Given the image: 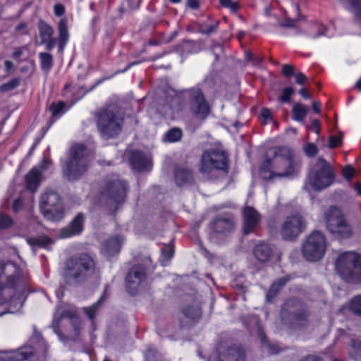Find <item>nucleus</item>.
I'll return each mask as SVG.
<instances>
[{
    "mask_svg": "<svg viewBox=\"0 0 361 361\" xmlns=\"http://www.w3.org/2000/svg\"><path fill=\"white\" fill-rule=\"evenodd\" d=\"M300 167V158L293 149L286 146L276 147L268 150L259 167V176L265 180L290 179L297 175Z\"/></svg>",
    "mask_w": 361,
    "mask_h": 361,
    "instance_id": "1",
    "label": "nucleus"
},
{
    "mask_svg": "<svg viewBox=\"0 0 361 361\" xmlns=\"http://www.w3.org/2000/svg\"><path fill=\"white\" fill-rule=\"evenodd\" d=\"M25 288L22 271L12 262L0 261V306L7 305L5 312L13 313L23 305L22 296Z\"/></svg>",
    "mask_w": 361,
    "mask_h": 361,
    "instance_id": "2",
    "label": "nucleus"
},
{
    "mask_svg": "<svg viewBox=\"0 0 361 361\" xmlns=\"http://www.w3.org/2000/svg\"><path fill=\"white\" fill-rule=\"evenodd\" d=\"M95 272V262L86 253L72 257L66 265L63 276L71 285H78L88 280Z\"/></svg>",
    "mask_w": 361,
    "mask_h": 361,
    "instance_id": "3",
    "label": "nucleus"
},
{
    "mask_svg": "<svg viewBox=\"0 0 361 361\" xmlns=\"http://www.w3.org/2000/svg\"><path fill=\"white\" fill-rule=\"evenodd\" d=\"M126 192L127 183L124 180L118 178H109L100 192V202L111 212H115L125 202Z\"/></svg>",
    "mask_w": 361,
    "mask_h": 361,
    "instance_id": "4",
    "label": "nucleus"
},
{
    "mask_svg": "<svg viewBox=\"0 0 361 361\" xmlns=\"http://www.w3.org/2000/svg\"><path fill=\"white\" fill-rule=\"evenodd\" d=\"M88 150L84 145L77 144L70 149V158L63 169L64 175L70 180L79 178L89 166Z\"/></svg>",
    "mask_w": 361,
    "mask_h": 361,
    "instance_id": "5",
    "label": "nucleus"
},
{
    "mask_svg": "<svg viewBox=\"0 0 361 361\" xmlns=\"http://www.w3.org/2000/svg\"><path fill=\"white\" fill-rule=\"evenodd\" d=\"M96 118L98 129L103 138H112L121 133L123 118L118 115L116 106H110L102 109Z\"/></svg>",
    "mask_w": 361,
    "mask_h": 361,
    "instance_id": "6",
    "label": "nucleus"
},
{
    "mask_svg": "<svg viewBox=\"0 0 361 361\" xmlns=\"http://www.w3.org/2000/svg\"><path fill=\"white\" fill-rule=\"evenodd\" d=\"M304 185V189L310 191L321 190L331 185L334 181L333 168L324 158L319 157Z\"/></svg>",
    "mask_w": 361,
    "mask_h": 361,
    "instance_id": "7",
    "label": "nucleus"
},
{
    "mask_svg": "<svg viewBox=\"0 0 361 361\" xmlns=\"http://www.w3.org/2000/svg\"><path fill=\"white\" fill-rule=\"evenodd\" d=\"M336 269L346 281H361V255L353 252L341 254L336 262Z\"/></svg>",
    "mask_w": 361,
    "mask_h": 361,
    "instance_id": "8",
    "label": "nucleus"
},
{
    "mask_svg": "<svg viewBox=\"0 0 361 361\" xmlns=\"http://www.w3.org/2000/svg\"><path fill=\"white\" fill-rule=\"evenodd\" d=\"M201 171L206 176H214L218 171L226 173L228 169V155L221 149H209L201 158Z\"/></svg>",
    "mask_w": 361,
    "mask_h": 361,
    "instance_id": "9",
    "label": "nucleus"
},
{
    "mask_svg": "<svg viewBox=\"0 0 361 361\" xmlns=\"http://www.w3.org/2000/svg\"><path fill=\"white\" fill-rule=\"evenodd\" d=\"M327 242L325 235L320 231H314L304 240L301 251L305 259L317 262L325 255Z\"/></svg>",
    "mask_w": 361,
    "mask_h": 361,
    "instance_id": "10",
    "label": "nucleus"
},
{
    "mask_svg": "<svg viewBox=\"0 0 361 361\" xmlns=\"http://www.w3.org/2000/svg\"><path fill=\"white\" fill-rule=\"evenodd\" d=\"M325 220L328 231L333 235L341 238L351 236L352 228L338 208L331 207L325 213Z\"/></svg>",
    "mask_w": 361,
    "mask_h": 361,
    "instance_id": "11",
    "label": "nucleus"
},
{
    "mask_svg": "<svg viewBox=\"0 0 361 361\" xmlns=\"http://www.w3.org/2000/svg\"><path fill=\"white\" fill-rule=\"evenodd\" d=\"M39 207L44 215L51 221H59L63 216L60 196L53 190H47L42 194Z\"/></svg>",
    "mask_w": 361,
    "mask_h": 361,
    "instance_id": "12",
    "label": "nucleus"
},
{
    "mask_svg": "<svg viewBox=\"0 0 361 361\" xmlns=\"http://www.w3.org/2000/svg\"><path fill=\"white\" fill-rule=\"evenodd\" d=\"M281 317L285 324L300 326L305 324L307 314L302 307L300 302L295 299H290L283 304Z\"/></svg>",
    "mask_w": 361,
    "mask_h": 361,
    "instance_id": "13",
    "label": "nucleus"
},
{
    "mask_svg": "<svg viewBox=\"0 0 361 361\" xmlns=\"http://www.w3.org/2000/svg\"><path fill=\"white\" fill-rule=\"evenodd\" d=\"M306 225L300 214H293L286 217L283 221L280 233L282 238L286 240L297 238L305 229Z\"/></svg>",
    "mask_w": 361,
    "mask_h": 361,
    "instance_id": "14",
    "label": "nucleus"
},
{
    "mask_svg": "<svg viewBox=\"0 0 361 361\" xmlns=\"http://www.w3.org/2000/svg\"><path fill=\"white\" fill-rule=\"evenodd\" d=\"M190 99V109L197 117L204 118L209 113V108L202 92L198 87H192L186 92Z\"/></svg>",
    "mask_w": 361,
    "mask_h": 361,
    "instance_id": "15",
    "label": "nucleus"
},
{
    "mask_svg": "<svg viewBox=\"0 0 361 361\" xmlns=\"http://www.w3.org/2000/svg\"><path fill=\"white\" fill-rule=\"evenodd\" d=\"M145 279L146 274L144 266L138 264L133 267L126 278L128 292L132 295H136L139 287L145 281Z\"/></svg>",
    "mask_w": 361,
    "mask_h": 361,
    "instance_id": "16",
    "label": "nucleus"
},
{
    "mask_svg": "<svg viewBox=\"0 0 361 361\" xmlns=\"http://www.w3.org/2000/svg\"><path fill=\"white\" fill-rule=\"evenodd\" d=\"M214 361H245V353L239 346L220 345L214 356Z\"/></svg>",
    "mask_w": 361,
    "mask_h": 361,
    "instance_id": "17",
    "label": "nucleus"
},
{
    "mask_svg": "<svg viewBox=\"0 0 361 361\" xmlns=\"http://www.w3.org/2000/svg\"><path fill=\"white\" fill-rule=\"evenodd\" d=\"M33 355V348L25 345L16 350L0 351V361H30Z\"/></svg>",
    "mask_w": 361,
    "mask_h": 361,
    "instance_id": "18",
    "label": "nucleus"
},
{
    "mask_svg": "<svg viewBox=\"0 0 361 361\" xmlns=\"http://www.w3.org/2000/svg\"><path fill=\"white\" fill-rule=\"evenodd\" d=\"M243 232L249 234L258 228L261 222V216L252 207L247 206L243 209Z\"/></svg>",
    "mask_w": 361,
    "mask_h": 361,
    "instance_id": "19",
    "label": "nucleus"
},
{
    "mask_svg": "<svg viewBox=\"0 0 361 361\" xmlns=\"http://www.w3.org/2000/svg\"><path fill=\"white\" fill-rule=\"evenodd\" d=\"M233 217L231 215L223 214L216 216L211 224L212 230L217 234L226 235L234 228Z\"/></svg>",
    "mask_w": 361,
    "mask_h": 361,
    "instance_id": "20",
    "label": "nucleus"
},
{
    "mask_svg": "<svg viewBox=\"0 0 361 361\" xmlns=\"http://www.w3.org/2000/svg\"><path fill=\"white\" fill-rule=\"evenodd\" d=\"M84 216L78 214L73 221L60 232V238H66L80 234L83 230Z\"/></svg>",
    "mask_w": 361,
    "mask_h": 361,
    "instance_id": "21",
    "label": "nucleus"
},
{
    "mask_svg": "<svg viewBox=\"0 0 361 361\" xmlns=\"http://www.w3.org/2000/svg\"><path fill=\"white\" fill-rule=\"evenodd\" d=\"M123 238L116 235L106 240L102 245V252L107 257L113 256L120 252Z\"/></svg>",
    "mask_w": 361,
    "mask_h": 361,
    "instance_id": "22",
    "label": "nucleus"
},
{
    "mask_svg": "<svg viewBox=\"0 0 361 361\" xmlns=\"http://www.w3.org/2000/svg\"><path fill=\"white\" fill-rule=\"evenodd\" d=\"M183 318L180 319L182 326L192 324L196 322L201 316L200 308L197 305L187 306L183 308Z\"/></svg>",
    "mask_w": 361,
    "mask_h": 361,
    "instance_id": "23",
    "label": "nucleus"
},
{
    "mask_svg": "<svg viewBox=\"0 0 361 361\" xmlns=\"http://www.w3.org/2000/svg\"><path fill=\"white\" fill-rule=\"evenodd\" d=\"M130 164L133 169L143 171L150 166L149 159L140 151H134L131 154Z\"/></svg>",
    "mask_w": 361,
    "mask_h": 361,
    "instance_id": "24",
    "label": "nucleus"
},
{
    "mask_svg": "<svg viewBox=\"0 0 361 361\" xmlns=\"http://www.w3.org/2000/svg\"><path fill=\"white\" fill-rule=\"evenodd\" d=\"M202 49L201 42L185 39L180 42L177 47V51L181 55L197 54Z\"/></svg>",
    "mask_w": 361,
    "mask_h": 361,
    "instance_id": "25",
    "label": "nucleus"
},
{
    "mask_svg": "<svg viewBox=\"0 0 361 361\" xmlns=\"http://www.w3.org/2000/svg\"><path fill=\"white\" fill-rule=\"evenodd\" d=\"M253 253L258 261L265 262L271 257L273 248L269 244L262 242L254 247Z\"/></svg>",
    "mask_w": 361,
    "mask_h": 361,
    "instance_id": "26",
    "label": "nucleus"
},
{
    "mask_svg": "<svg viewBox=\"0 0 361 361\" xmlns=\"http://www.w3.org/2000/svg\"><path fill=\"white\" fill-rule=\"evenodd\" d=\"M174 178L178 186L190 184L193 181V174L192 171L187 168L180 166L175 169Z\"/></svg>",
    "mask_w": 361,
    "mask_h": 361,
    "instance_id": "27",
    "label": "nucleus"
},
{
    "mask_svg": "<svg viewBox=\"0 0 361 361\" xmlns=\"http://www.w3.org/2000/svg\"><path fill=\"white\" fill-rule=\"evenodd\" d=\"M41 171L36 167L32 168L25 176L27 189L30 192H35L41 181Z\"/></svg>",
    "mask_w": 361,
    "mask_h": 361,
    "instance_id": "28",
    "label": "nucleus"
},
{
    "mask_svg": "<svg viewBox=\"0 0 361 361\" xmlns=\"http://www.w3.org/2000/svg\"><path fill=\"white\" fill-rule=\"evenodd\" d=\"M108 288L109 286L106 285L105 290H104L102 295L100 296L99 299L93 303L90 307L83 308L84 312L87 315L90 319H94L99 306L109 297Z\"/></svg>",
    "mask_w": 361,
    "mask_h": 361,
    "instance_id": "29",
    "label": "nucleus"
},
{
    "mask_svg": "<svg viewBox=\"0 0 361 361\" xmlns=\"http://www.w3.org/2000/svg\"><path fill=\"white\" fill-rule=\"evenodd\" d=\"M39 35L41 39L40 44L53 37L54 29L46 22L41 20L38 24Z\"/></svg>",
    "mask_w": 361,
    "mask_h": 361,
    "instance_id": "30",
    "label": "nucleus"
},
{
    "mask_svg": "<svg viewBox=\"0 0 361 361\" xmlns=\"http://www.w3.org/2000/svg\"><path fill=\"white\" fill-rule=\"evenodd\" d=\"M309 111V107L306 106L300 103H295L293 106V119L302 122L305 118L307 112Z\"/></svg>",
    "mask_w": 361,
    "mask_h": 361,
    "instance_id": "31",
    "label": "nucleus"
},
{
    "mask_svg": "<svg viewBox=\"0 0 361 361\" xmlns=\"http://www.w3.org/2000/svg\"><path fill=\"white\" fill-rule=\"evenodd\" d=\"M289 279L290 278L288 276H284L274 282L267 294V300L271 301V298L276 295L281 288L283 287Z\"/></svg>",
    "mask_w": 361,
    "mask_h": 361,
    "instance_id": "32",
    "label": "nucleus"
},
{
    "mask_svg": "<svg viewBox=\"0 0 361 361\" xmlns=\"http://www.w3.org/2000/svg\"><path fill=\"white\" fill-rule=\"evenodd\" d=\"M27 242L32 247L37 246L44 248H48V247L53 243L51 239L45 235L27 238Z\"/></svg>",
    "mask_w": 361,
    "mask_h": 361,
    "instance_id": "33",
    "label": "nucleus"
},
{
    "mask_svg": "<svg viewBox=\"0 0 361 361\" xmlns=\"http://www.w3.org/2000/svg\"><path fill=\"white\" fill-rule=\"evenodd\" d=\"M41 68L47 73L49 72L53 66V56L47 52H40L39 54Z\"/></svg>",
    "mask_w": 361,
    "mask_h": 361,
    "instance_id": "34",
    "label": "nucleus"
},
{
    "mask_svg": "<svg viewBox=\"0 0 361 361\" xmlns=\"http://www.w3.org/2000/svg\"><path fill=\"white\" fill-rule=\"evenodd\" d=\"M69 34L68 31L67 20L61 18L59 23V39L58 41L68 42Z\"/></svg>",
    "mask_w": 361,
    "mask_h": 361,
    "instance_id": "35",
    "label": "nucleus"
},
{
    "mask_svg": "<svg viewBox=\"0 0 361 361\" xmlns=\"http://www.w3.org/2000/svg\"><path fill=\"white\" fill-rule=\"evenodd\" d=\"M348 306L352 312L361 316V294L353 298L349 301Z\"/></svg>",
    "mask_w": 361,
    "mask_h": 361,
    "instance_id": "36",
    "label": "nucleus"
},
{
    "mask_svg": "<svg viewBox=\"0 0 361 361\" xmlns=\"http://www.w3.org/2000/svg\"><path fill=\"white\" fill-rule=\"evenodd\" d=\"M312 30H317L318 33L314 34L312 32H309L308 35L312 38H317L319 36H326L328 37H331L334 35V33L330 32L329 30L324 27L323 25H319V24H314L312 27Z\"/></svg>",
    "mask_w": 361,
    "mask_h": 361,
    "instance_id": "37",
    "label": "nucleus"
},
{
    "mask_svg": "<svg viewBox=\"0 0 361 361\" xmlns=\"http://www.w3.org/2000/svg\"><path fill=\"white\" fill-rule=\"evenodd\" d=\"M182 137V131L180 129L173 128L169 130L165 135L164 140H167L169 142H176L179 141Z\"/></svg>",
    "mask_w": 361,
    "mask_h": 361,
    "instance_id": "38",
    "label": "nucleus"
},
{
    "mask_svg": "<svg viewBox=\"0 0 361 361\" xmlns=\"http://www.w3.org/2000/svg\"><path fill=\"white\" fill-rule=\"evenodd\" d=\"M64 108L65 104L63 102L52 103L49 106V111L53 117L59 118L64 114Z\"/></svg>",
    "mask_w": 361,
    "mask_h": 361,
    "instance_id": "39",
    "label": "nucleus"
},
{
    "mask_svg": "<svg viewBox=\"0 0 361 361\" xmlns=\"http://www.w3.org/2000/svg\"><path fill=\"white\" fill-rule=\"evenodd\" d=\"M350 355L355 359L357 360L361 357V341L357 340H353L351 342Z\"/></svg>",
    "mask_w": 361,
    "mask_h": 361,
    "instance_id": "40",
    "label": "nucleus"
},
{
    "mask_svg": "<svg viewBox=\"0 0 361 361\" xmlns=\"http://www.w3.org/2000/svg\"><path fill=\"white\" fill-rule=\"evenodd\" d=\"M173 256V247L171 244L164 245L161 249V257L163 260L161 262L164 266L166 264L164 262V261L167 262L169 261Z\"/></svg>",
    "mask_w": 361,
    "mask_h": 361,
    "instance_id": "41",
    "label": "nucleus"
},
{
    "mask_svg": "<svg viewBox=\"0 0 361 361\" xmlns=\"http://www.w3.org/2000/svg\"><path fill=\"white\" fill-rule=\"evenodd\" d=\"M20 85V79L15 78L0 86V91L2 92H8L16 88Z\"/></svg>",
    "mask_w": 361,
    "mask_h": 361,
    "instance_id": "42",
    "label": "nucleus"
},
{
    "mask_svg": "<svg viewBox=\"0 0 361 361\" xmlns=\"http://www.w3.org/2000/svg\"><path fill=\"white\" fill-rule=\"evenodd\" d=\"M64 317H68L70 324L73 326L75 334L77 336H78L80 334V319L77 317L72 316L71 314H68L65 312L61 314V317L62 318Z\"/></svg>",
    "mask_w": 361,
    "mask_h": 361,
    "instance_id": "43",
    "label": "nucleus"
},
{
    "mask_svg": "<svg viewBox=\"0 0 361 361\" xmlns=\"http://www.w3.org/2000/svg\"><path fill=\"white\" fill-rule=\"evenodd\" d=\"M342 138L343 135L342 134H340L338 135H331L329 137V142H328V147L330 149L335 148L342 143Z\"/></svg>",
    "mask_w": 361,
    "mask_h": 361,
    "instance_id": "44",
    "label": "nucleus"
},
{
    "mask_svg": "<svg viewBox=\"0 0 361 361\" xmlns=\"http://www.w3.org/2000/svg\"><path fill=\"white\" fill-rule=\"evenodd\" d=\"M13 225L12 219L3 213H0V228H7Z\"/></svg>",
    "mask_w": 361,
    "mask_h": 361,
    "instance_id": "45",
    "label": "nucleus"
},
{
    "mask_svg": "<svg viewBox=\"0 0 361 361\" xmlns=\"http://www.w3.org/2000/svg\"><path fill=\"white\" fill-rule=\"evenodd\" d=\"M304 151L307 157H314L318 152L317 147L313 143H307L304 146Z\"/></svg>",
    "mask_w": 361,
    "mask_h": 361,
    "instance_id": "46",
    "label": "nucleus"
},
{
    "mask_svg": "<svg viewBox=\"0 0 361 361\" xmlns=\"http://www.w3.org/2000/svg\"><path fill=\"white\" fill-rule=\"evenodd\" d=\"M293 88L290 87H286L283 90L282 94L280 96V99L283 102L288 103L290 101V97L293 94Z\"/></svg>",
    "mask_w": 361,
    "mask_h": 361,
    "instance_id": "47",
    "label": "nucleus"
},
{
    "mask_svg": "<svg viewBox=\"0 0 361 361\" xmlns=\"http://www.w3.org/2000/svg\"><path fill=\"white\" fill-rule=\"evenodd\" d=\"M219 1L222 6L230 8L233 13L236 12L239 8L238 4L232 1V0H219Z\"/></svg>",
    "mask_w": 361,
    "mask_h": 361,
    "instance_id": "48",
    "label": "nucleus"
},
{
    "mask_svg": "<svg viewBox=\"0 0 361 361\" xmlns=\"http://www.w3.org/2000/svg\"><path fill=\"white\" fill-rule=\"evenodd\" d=\"M355 170L350 166H347L343 169V176L348 180L350 181L354 176Z\"/></svg>",
    "mask_w": 361,
    "mask_h": 361,
    "instance_id": "49",
    "label": "nucleus"
},
{
    "mask_svg": "<svg viewBox=\"0 0 361 361\" xmlns=\"http://www.w3.org/2000/svg\"><path fill=\"white\" fill-rule=\"evenodd\" d=\"M218 27V23H216L215 25H202L200 27V32L204 35H209L216 30Z\"/></svg>",
    "mask_w": 361,
    "mask_h": 361,
    "instance_id": "50",
    "label": "nucleus"
},
{
    "mask_svg": "<svg viewBox=\"0 0 361 361\" xmlns=\"http://www.w3.org/2000/svg\"><path fill=\"white\" fill-rule=\"evenodd\" d=\"M298 20L286 18L284 21H279V25L284 27H293L296 25Z\"/></svg>",
    "mask_w": 361,
    "mask_h": 361,
    "instance_id": "51",
    "label": "nucleus"
},
{
    "mask_svg": "<svg viewBox=\"0 0 361 361\" xmlns=\"http://www.w3.org/2000/svg\"><path fill=\"white\" fill-rule=\"evenodd\" d=\"M282 73L286 77L295 75L294 67L289 64H286L282 66Z\"/></svg>",
    "mask_w": 361,
    "mask_h": 361,
    "instance_id": "52",
    "label": "nucleus"
},
{
    "mask_svg": "<svg viewBox=\"0 0 361 361\" xmlns=\"http://www.w3.org/2000/svg\"><path fill=\"white\" fill-rule=\"evenodd\" d=\"M57 40L58 39L56 38L51 37L47 41H45L44 44H45L46 49L47 51H51L55 47Z\"/></svg>",
    "mask_w": 361,
    "mask_h": 361,
    "instance_id": "53",
    "label": "nucleus"
},
{
    "mask_svg": "<svg viewBox=\"0 0 361 361\" xmlns=\"http://www.w3.org/2000/svg\"><path fill=\"white\" fill-rule=\"evenodd\" d=\"M295 82L298 85H304L307 80V77L302 73H298L295 74Z\"/></svg>",
    "mask_w": 361,
    "mask_h": 361,
    "instance_id": "54",
    "label": "nucleus"
},
{
    "mask_svg": "<svg viewBox=\"0 0 361 361\" xmlns=\"http://www.w3.org/2000/svg\"><path fill=\"white\" fill-rule=\"evenodd\" d=\"M54 11L56 16H61L65 12V8L62 4H57L54 6Z\"/></svg>",
    "mask_w": 361,
    "mask_h": 361,
    "instance_id": "55",
    "label": "nucleus"
},
{
    "mask_svg": "<svg viewBox=\"0 0 361 361\" xmlns=\"http://www.w3.org/2000/svg\"><path fill=\"white\" fill-rule=\"evenodd\" d=\"M310 129L315 133L319 134L320 132V122L317 119H313L311 121Z\"/></svg>",
    "mask_w": 361,
    "mask_h": 361,
    "instance_id": "56",
    "label": "nucleus"
},
{
    "mask_svg": "<svg viewBox=\"0 0 361 361\" xmlns=\"http://www.w3.org/2000/svg\"><path fill=\"white\" fill-rule=\"evenodd\" d=\"M23 207V202L20 198L14 200L13 204V210L14 212H19Z\"/></svg>",
    "mask_w": 361,
    "mask_h": 361,
    "instance_id": "57",
    "label": "nucleus"
},
{
    "mask_svg": "<svg viewBox=\"0 0 361 361\" xmlns=\"http://www.w3.org/2000/svg\"><path fill=\"white\" fill-rule=\"evenodd\" d=\"M261 116L264 118L265 121H269L271 119V111L268 109H262L261 111Z\"/></svg>",
    "mask_w": 361,
    "mask_h": 361,
    "instance_id": "58",
    "label": "nucleus"
},
{
    "mask_svg": "<svg viewBox=\"0 0 361 361\" xmlns=\"http://www.w3.org/2000/svg\"><path fill=\"white\" fill-rule=\"evenodd\" d=\"M50 165L51 161L44 158L43 159L42 161L39 164V167L41 170H45L47 169Z\"/></svg>",
    "mask_w": 361,
    "mask_h": 361,
    "instance_id": "59",
    "label": "nucleus"
},
{
    "mask_svg": "<svg viewBox=\"0 0 361 361\" xmlns=\"http://www.w3.org/2000/svg\"><path fill=\"white\" fill-rule=\"evenodd\" d=\"M300 361H322L321 357L316 355H307L300 360Z\"/></svg>",
    "mask_w": 361,
    "mask_h": 361,
    "instance_id": "60",
    "label": "nucleus"
},
{
    "mask_svg": "<svg viewBox=\"0 0 361 361\" xmlns=\"http://www.w3.org/2000/svg\"><path fill=\"white\" fill-rule=\"evenodd\" d=\"M188 5L192 9H197L200 6L199 1L197 0H188Z\"/></svg>",
    "mask_w": 361,
    "mask_h": 361,
    "instance_id": "61",
    "label": "nucleus"
},
{
    "mask_svg": "<svg viewBox=\"0 0 361 361\" xmlns=\"http://www.w3.org/2000/svg\"><path fill=\"white\" fill-rule=\"evenodd\" d=\"M263 57L262 56H254L252 63L254 66H258L262 61Z\"/></svg>",
    "mask_w": 361,
    "mask_h": 361,
    "instance_id": "62",
    "label": "nucleus"
},
{
    "mask_svg": "<svg viewBox=\"0 0 361 361\" xmlns=\"http://www.w3.org/2000/svg\"><path fill=\"white\" fill-rule=\"evenodd\" d=\"M299 94L305 99H309L310 98V94L308 92V91L305 89L302 88L299 91Z\"/></svg>",
    "mask_w": 361,
    "mask_h": 361,
    "instance_id": "63",
    "label": "nucleus"
},
{
    "mask_svg": "<svg viewBox=\"0 0 361 361\" xmlns=\"http://www.w3.org/2000/svg\"><path fill=\"white\" fill-rule=\"evenodd\" d=\"M154 350L152 349L147 350V351L145 353V360L146 361H152L151 357L154 356Z\"/></svg>",
    "mask_w": 361,
    "mask_h": 361,
    "instance_id": "64",
    "label": "nucleus"
}]
</instances>
